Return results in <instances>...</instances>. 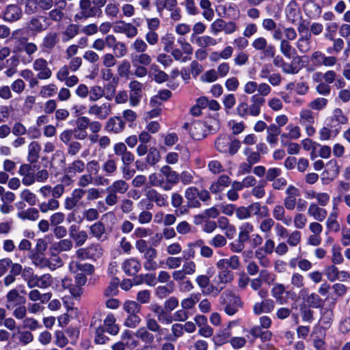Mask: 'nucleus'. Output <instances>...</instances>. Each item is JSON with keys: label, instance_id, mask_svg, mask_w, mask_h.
<instances>
[{"label": "nucleus", "instance_id": "1", "mask_svg": "<svg viewBox=\"0 0 350 350\" xmlns=\"http://www.w3.org/2000/svg\"><path fill=\"white\" fill-rule=\"evenodd\" d=\"M18 173L22 177V183L27 187L33 185L36 182L44 183L49 177V173L46 170L42 169L34 173L31 165L27 163L21 165Z\"/></svg>", "mask_w": 350, "mask_h": 350}, {"label": "nucleus", "instance_id": "2", "mask_svg": "<svg viewBox=\"0 0 350 350\" xmlns=\"http://www.w3.org/2000/svg\"><path fill=\"white\" fill-rule=\"evenodd\" d=\"M241 147V142L237 139H232L230 135H221L215 140V148L221 153L235 154Z\"/></svg>", "mask_w": 350, "mask_h": 350}, {"label": "nucleus", "instance_id": "3", "mask_svg": "<svg viewBox=\"0 0 350 350\" xmlns=\"http://www.w3.org/2000/svg\"><path fill=\"white\" fill-rule=\"evenodd\" d=\"M318 120V113L313 112L308 108H302L299 113V123L304 127L308 137L313 136L316 133L314 124Z\"/></svg>", "mask_w": 350, "mask_h": 350}, {"label": "nucleus", "instance_id": "4", "mask_svg": "<svg viewBox=\"0 0 350 350\" xmlns=\"http://www.w3.org/2000/svg\"><path fill=\"white\" fill-rule=\"evenodd\" d=\"M187 206L189 208H199L201 206L200 200L206 202L210 200L211 196L207 190H199L196 187H189L185 191Z\"/></svg>", "mask_w": 350, "mask_h": 350}, {"label": "nucleus", "instance_id": "5", "mask_svg": "<svg viewBox=\"0 0 350 350\" xmlns=\"http://www.w3.org/2000/svg\"><path fill=\"white\" fill-rule=\"evenodd\" d=\"M219 300L225 312L230 316L234 315L238 311L239 308L241 307L239 297L230 290L222 293Z\"/></svg>", "mask_w": 350, "mask_h": 350}, {"label": "nucleus", "instance_id": "6", "mask_svg": "<svg viewBox=\"0 0 350 350\" xmlns=\"http://www.w3.org/2000/svg\"><path fill=\"white\" fill-rule=\"evenodd\" d=\"M108 91L105 94V89L99 85H93L90 89L89 100L91 102H96L103 97H105L107 100H111L116 92V87L113 85L109 84L105 87Z\"/></svg>", "mask_w": 350, "mask_h": 350}, {"label": "nucleus", "instance_id": "7", "mask_svg": "<svg viewBox=\"0 0 350 350\" xmlns=\"http://www.w3.org/2000/svg\"><path fill=\"white\" fill-rule=\"evenodd\" d=\"M143 83L137 80H133L129 83V103L132 107L137 106L143 97Z\"/></svg>", "mask_w": 350, "mask_h": 350}, {"label": "nucleus", "instance_id": "8", "mask_svg": "<svg viewBox=\"0 0 350 350\" xmlns=\"http://www.w3.org/2000/svg\"><path fill=\"white\" fill-rule=\"evenodd\" d=\"M112 107L109 103H94L89 106L88 113L99 120H105L111 113Z\"/></svg>", "mask_w": 350, "mask_h": 350}, {"label": "nucleus", "instance_id": "9", "mask_svg": "<svg viewBox=\"0 0 350 350\" xmlns=\"http://www.w3.org/2000/svg\"><path fill=\"white\" fill-rule=\"evenodd\" d=\"M33 69L37 72V77L40 80H46L51 77L52 71L48 62L43 57L36 59L33 62Z\"/></svg>", "mask_w": 350, "mask_h": 350}, {"label": "nucleus", "instance_id": "10", "mask_svg": "<svg viewBox=\"0 0 350 350\" xmlns=\"http://www.w3.org/2000/svg\"><path fill=\"white\" fill-rule=\"evenodd\" d=\"M91 0H80L79 12L75 15V20H85L97 15Z\"/></svg>", "mask_w": 350, "mask_h": 350}, {"label": "nucleus", "instance_id": "11", "mask_svg": "<svg viewBox=\"0 0 350 350\" xmlns=\"http://www.w3.org/2000/svg\"><path fill=\"white\" fill-rule=\"evenodd\" d=\"M5 307L8 310H12L17 306L26 303L25 297L21 295L19 291L16 288L10 290L5 295Z\"/></svg>", "mask_w": 350, "mask_h": 350}, {"label": "nucleus", "instance_id": "12", "mask_svg": "<svg viewBox=\"0 0 350 350\" xmlns=\"http://www.w3.org/2000/svg\"><path fill=\"white\" fill-rule=\"evenodd\" d=\"M160 172L164 178V184L166 186L165 191H170L178 183L179 174L169 165L163 166L160 169Z\"/></svg>", "mask_w": 350, "mask_h": 350}, {"label": "nucleus", "instance_id": "13", "mask_svg": "<svg viewBox=\"0 0 350 350\" xmlns=\"http://www.w3.org/2000/svg\"><path fill=\"white\" fill-rule=\"evenodd\" d=\"M90 328L94 329V342L97 345H105L109 338L105 334V329L101 324L100 320L92 318L90 323Z\"/></svg>", "mask_w": 350, "mask_h": 350}, {"label": "nucleus", "instance_id": "14", "mask_svg": "<svg viewBox=\"0 0 350 350\" xmlns=\"http://www.w3.org/2000/svg\"><path fill=\"white\" fill-rule=\"evenodd\" d=\"M252 46L258 51H262L265 57H273L275 48L273 45L269 44L264 37H258L252 42Z\"/></svg>", "mask_w": 350, "mask_h": 350}, {"label": "nucleus", "instance_id": "15", "mask_svg": "<svg viewBox=\"0 0 350 350\" xmlns=\"http://www.w3.org/2000/svg\"><path fill=\"white\" fill-rule=\"evenodd\" d=\"M158 321H157L151 314H148L145 317V328L152 332L157 333V340L158 342H160L162 340V336H163L165 333L168 332V329L162 327Z\"/></svg>", "mask_w": 350, "mask_h": 350}, {"label": "nucleus", "instance_id": "16", "mask_svg": "<svg viewBox=\"0 0 350 350\" xmlns=\"http://www.w3.org/2000/svg\"><path fill=\"white\" fill-rule=\"evenodd\" d=\"M69 237L72 239L76 247H81L88 239V234L83 230H80L76 225H72L68 229Z\"/></svg>", "mask_w": 350, "mask_h": 350}, {"label": "nucleus", "instance_id": "17", "mask_svg": "<svg viewBox=\"0 0 350 350\" xmlns=\"http://www.w3.org/2000/svg\"><path fill=\"white\" fill-rule=\"evenodd\" d=\"M286 194L284 206L287 210L292 211L295 208L297 198L300 196L299 190L293 185H289L286 189Z\"/></svg>", "mask_w": 350, "mask_h": 350}, {"label": "nucleus", "instance_id": "18", "mask_svg": "<svg viewBox=\"0 0 350 350\" xmlns=\"http://www.w3.org/2000/svg\"><path fill=\"white\" fill-rule=\"evenodd\" d=\"M23 16L21 8L15 4L8 5L3 12V18L8 22L18 21Z\"/></svg>", "mask_w": 350, "mask_h": 350}, {"label": "nucleus", "instance_id": "19", "mask_svg": "<svg viewBox=\"0 0 350 350\" xmlns=\"http://www.w3.org/2000/svg\"><path fill=\"white\" fill-rule=\"evenodd\" d=\"M141 267V262L135 258H128L124 260L122 264L124 272L130 276L135 275L139 271Z\"/></svg>", "mask_w": 350, "mask_h": 350}, {"label": "nucleus", "instance_id": "20", "mask_svg": "<svg viewBox=\"0 0 350 350\" xmlns=\"http://www.w3.org/2000/svg\"><path fill=\"white\" fill-rule=\"evenodd\" d=\"M146 196L149 201L154 202L159 207H165L168 205L167 195L161 193L156 189H149Z\"/></svg>", "mask_w": 350, "mask_h": 350}, {"label": "nucleus", "instance_id": "21", "mask_svg": "<svg viewBox=\"0 0 350 350\" xmlns=\"http://www.w3.org/2000/svg\"><path fill=\"white\" fill-rule=\"evenodd\" d=\"M251 104L248 105L249 116L256 117L261 111V107L265 103V98L258 95H252L250 98Z\"/></svg>", "mask_w": 350, "mask_h": 350}, {"label": "nucleus", "instance_id": "22", "mask_svg": "<svg viewBox=\"0 0 350 350\" xmlns=\"http://www.w3.org/2000/svg\"><path fill=\"white\" fill-rule=\"evenodd\" d=\"M16 51L18 52H25L29 57H30L31 60H32V55L36 53L38 48V46L31 42H28L27 38H22L19 40V44L16 47Z\"/></svg>", "mask_w": 350, "mask_h": 350}, {"label": "nucleus", "instance_id": "23", "mask_svg": "<svg viewBox=\"0 0 350 350\" xmlns=\"http://www.w3.org/2000/svg\"><path fill=\"white\" fill-rule=\"evenodd\" d=\"M231 184L230 178L226 174L221 175L218 178L213 182L210 186V191L213 193H218L224 190L225 188L229 187Z\"/></svg>", "mask_w": 350, "mask_h": 350}, {"label": "nucleus", "instance_id": "24", "mask_svg": "<svg viewBox=\"0 0 350 350\" xmlns=\"http://www.w3.org/2000/svg\"><path fill=\"white\" fill-rule=\"evenodd\" d=\"M285 206L282 204H276L272 209V216L273 219L281 221L286 226H290L292 222L291 217L286 216Z\"/></svg>", "mask_w": 350, "mask_h": 350}, {"label": "nucleus", "instance_id": "25", "mask_svg": "<svg viewBox=\"0 0 350 350\" xmlns=\"http://www.w3.org/2000/svg\"><path fill=\"white\" fill-rule=\"evenodd\" d=\"M275 308V304L272 299H265L260 302H256L253 306V311L256 315L262 313H270Z\"/></svg>", "mask_w": 350, "mask_h": 350}, {"label": "nucleus", "instance_id": "26", "mask_svg": "<svg viewBox=\"0 0 350 350\" xmlns=\"http://www.w3.org/2000/svg\"><path fill=\"white\" fill-rule=\"evenodd\" d=\"M43 17L40 16H33L27 23L28 31L33 33H38L47 29V25L43 23Z\"/></svg>", "mask_w": 350, "mask_h": 350}, {"label": "nucleus", "instance_id": "27", "mask_svg": "<svg viewBox=\"0 0 350 350\" xmlns=\"http://www.w3.org/2000/svg\"><path fill=\"white\" fill-rule=\"evenodd\" d=\"M125 124L120 116H113L110 118L105 126L106 130L114 133H120L123 131Z\"/></svg>", "mask_w": 350, "mask_h": 350}, {"label": "nucleus", "instance_id": "28", "mask_svg": "<svg viewBox=\"0 0 350 350\" xmlns=\"http://www.w3.org/2000/svg\"><path fill=\"white\" fill-rule=\"evenodd\" d=\"M157 256V251L156 249H150L149 252L144 254V267L147 271H154L158 268L157 262L155 258Z\"/></svg>", "mask_w": 350, "mask_h": 350}, {"label": "nucleus", "instance_id": "29", "mask_svg": "<svg viewBox=\"0 0 350 350\" xmlns=\"http://www.w3.org/2000/svg\"><path fill=\"white\" fill-rule=\"evenodd\" d=\"M349 119L344 113L343 111L340 108L334 109L332 114L329 119V126L331 127H336L341 124H346L348 123Z\"/></svg>", "mask_w": 350, "mask_h": 350}, {"label": "nucleus", "instance_id": "30", "mask_svg": "<svg viewBox=\"0 0 350 350\" xmlns=\"http://www.w3.org/2000/svg\"><path fill=\"white\" fill-rule=\"evenodd\" d=\"M189 131L191 137L196 140H200L206 135V126L200 121L193 122L190 126Z\"/></svg>", "mask_w": 350, "mask_h": 350}, {"label": "nucleus", "instance_id": "31", "mask_svg": "<svg viewBox=\"0 0 350 350\" xmlns=\"http://www.w3.org/2000/svg\"><path fill=\"white\" fill-rule=\"evenodd\" d=\"M295 46L301 54L308 53L312 46L311 44V34L307 33V35H299L297 39Z\"/></svg>", "mask_w": 350, "mask_h": 350}, {"label": "nucleus", "instance_id": "32", "mask_svg": "<svg viewBox=\"0 0 350 350\" xmlns=\"http://www.w3.org/2000/svg\"><path fill=\"white\" fill-rule=\"evenodd\" d=\"M308 214L316 221H323L327 215V211L316 203H311L308 209Z\"/></svg>", "mask_w": 350, "mask_h": 350}, {"label": "nucleus", "instance_id": "33", "mask_svg": "<svg viewBox=\"0 0 350 350\" xmlns=\"http://www.w3.org/2000/svg\"><path fill=\"white\" fill-rule=\"evenodd\" d=\"M234 280V273L232 271L223 269L218 272L217 275L215 278V283L219 286H224V288L226 285L230 283Z\"/></svg>", "mask_w": 350, "mask_h": 350}, {"label": "nucleus", "instance_id": "34", "mask_svg": "<svg viewBox=\"0 0 350 350\" xmlns=\"http://www.w3.org/2000/svg\"><path fill=\"white\" fill-rule=\"evenodd\" d=\"M103 325L106 329V332L112 336L117 335L120 331V327L116 324V319L113 314L107 315L104 319Z\"/></svg>", "mask_w": 350, "mask_h": 350}, {"label": "nucleus", "instance_id": "35", "mask_svg": "<svg viewBox=\"0 0 350 350\" xmlns=\"http://www.w3.org/2000/svg\"><path fill=\"white\" fill-rule=\"evenodd\" d=\"M59 34L57 32L49 31L42 39V46L47 50H52L59 42Z\"/></svg>", "mask_w": 350, "mask_h": 350}, {"label": "nucleus", "instance_id": "36", "mask_svg": "<svg viewBox=\"0 0 350 350\" xmlns=\"http://www.w3.org/2000/svg\"><path fill=\"white\" fill-rule=\"evenodd\" d=\"M171 334H167V332L165 333L163 340L167 341L176 342L178 338L182 337L184 334L183 324L177 323L172 324L171 326Z\"/></svg>", "mask_w": 350, "mask_h": 350}, {"label": "nucleus", "instance_id": "37", "mask_svg": "<svg viewBox=\"0 0 350 350\" xmlns=\"http://www.w3.org/2000/svg\"><path fill=\"white\" fill-rule=\"evenodd\" d=\"M73 247V242L70 239H61L59 241L55 243L51 247L50 250L52 252L61 253L69 252Z\"/></svg>", "mask_w": 350, "mask_h": 350}, {"label": "nucleus", "instance_id": "38", "mask_svg": "<svg viewBox=\"0 0 350 350\" xmlns=\"http://www.w3.org/2000/svg\"><path fill=\"white\" fill-rule=\"evenodd\" d=\"M331 126L327 125L322 126L319 130V139L320 141H329L334 139L338 134L339 130L333 129Z\"/></svg>", "mask_w": 350, "mask_h": 350}, {"label": "nucleus", "instance_id": "39", "mask_svg": "<svg viewBox=\"0 0 350 350\" xmlns=\"http://www.w3.org/2000/svg\"><path fill=\"white\" fill-rule=\"evenodd\" d=\"M129 184L124 180H117L108 186L106 191H111L115 194H124L129 190Z\"/></svg>", "mask_w": 350, "mask_h": 350}, {"label": "nucleus", "instance_id": "40", "mask_svg": "<svg viewBox=\"0 0 350 350\" xmlns=\"http://www.w3.org/2000/svg\"><path fill=\"white\" fill-rule=\"evenodd\" d=\"M102 170L106 176H113L118 170V159L109 156L103 163Z\"/></svg>", "mask_w": 350, "mask_h": 350}, {"label": "nucleus", "instance_id": "41", "mask_svg": "<svg viewBox=\"0 0 350 350\" xmlns=\"http://www.w3.org/2000/svg\"><path fill=\"white\" fill-rule=\"evenodd\" d=\"M40 150L41 146L38 142L33 141L29 144L27 161L31 164L35 163L38 161Z\"/></svg>", "mask_w": 350, "mask_h": 350}, {"label": "nucleus", "instance_id": "42", "mask_svg": "<svg viewBox=\"0 0 350 350\" xmlns=\"http://www.w3.org/2000/svg\"><path fill=\"white\" fill-rule=\"evenodd\" d=\"M131 62L133 66H136V64H138L148 66L151 64L152 58L145 52L131 53Z\"/></svg>", "mask_w": 350, "mask_h": 350}, {"label": "nucleus", "instance_id": "43", "mask_svg": "<svg viewBox=\"0 0 350 350\" xmlns=\"http://www.w3.org/2000/svg\"><path fill=\"white\" fill-rule=\"evenodd\" d=\"M217 226H218L221 230H224L225 235L231 239L232 235L235 232V228L234 226L230 224L228 219L226 217H220L217 221Z\"/></svg>", "mask_w": 350, "mask_h": 350}, {"label": "nucleus", "instance_id": "44", "mask_svg": "<svg viewBox=\"0 0 350 350\" xmlns=\"http://www.w3.org/2000/svg\"><path fill=\"white\" fill-rule=\"evenodd\" d=\"M55 5L56 8L51 9L48 12V18L53 22L59 23L62 21L64 17V10L66 6L62 5L60 3H58L57 1H55Z\"/></svg>", "mask_w": 350, "mask_h": 350}, {"label": "nucleus", "instance_id": "45", "mask_svg": "<svg viewBox=\"0 0 350 350\" xmlns=\"http://www.w3.org/2000/svg\"><path fill=\"white\" fill-rule=\"evenodd\" d=\"M254 230L253 224L250 222H245L239 227L238 240L241 242H247L250 240V234Z\"/></svg>", "mask_w": 350, "mask_h": 350}, {"label": "nucleus", "instance_id": "46", "mask_svg": "<svg viewBox=\"0 0 350 350\" xmlns=\"http://www.w3.org/2000/svg\"><path fill=\"white\" fill-rule=\"evenodd\" d=\"M328 100L324 97H317L308 104V108L313 112L323 111L328 105Z\"/></svg>", "mask_w": 350, "mask_h": 350}, {"label": "nucleus", "instance_id": "47", "mask_svg": "<svg viewBox=\"0 0 350 350\" xmlns=\"http://www.w3.org/2000/svg\"><path fill=\"white\" fill-rule=\"evenodd\" d=\"M271 290V296L275 299L276 303L279 304H284L285 300L283 295L286 291L284 284L280 283H274Z\"/></svg>", "mask_w": 350, "mask_h": 350}, {"label": "nucleus", "instance_id": "48", "mask_svg": "<svg viewBox=\"0 0 350 350\" xmlns=\"http://www.w3.org/2000/svg\"><path fill=\"white\" fill-rule=\"evenodd\" d=\"M281 133V129L275 124H270L267 128V142L271 145H275L278 140V136Z\"/></svg>", "mask_w": 350, "mask_h": 350}, {"label": "nucleus", "instance_id": "49", "mask_svg": "<svg viewBox=\"0 0 350 350\" xmlns=\"http://www.w3.org/2000/svg\"><path fill=\"white\" fill-rule=\"evenodd\" d=\"M17 217L22 220L36 221L40 217L39 211L36 208H28L17 213Z\"/></svg>", "mask_w": 350, "mask_h": 350}, {"label": "nucleus", "instance_id": "50", "mask_svg": "<svg viewBox=\"0 0 350 350\" xmlns=\"http://www.w3.org/2000/svg\"><path fill=\"white\" fill-rule=\"evenodd\" d=\"M85 169V163L81 159L73 161L65 170V172L70 175L82 173Z\"/></svg>", "mask_w": 350, "mask_h": 350}, {"label": "nucleus", "instance_id": "51", "mask_svg": "<svg viewBox=\"0 0 350 350\" xmlns=\"http://www.w3.org/2000/svg\"><path fill=\"white\" fill-rule=\"evenodd\" d=\"M286 15L288 20L293 24L295 23L299 15L297 4L295 1H291L286 8Z\"/></svg>", "mask_w": 350, "mask_h": 350}, {"label": "nucleus", "instance_id": "52", "mask_svg": "<svg viewBox=\"0 0 350 350\" xmlns=\"http://www.w3.org/2000/svg\"><path fill=\"white\" fill-rule=\"evenodd\" d=\"M135 335L138 339L148 345L152 344L154 340V336L152 332L144 327L137 329Z\"/></svg>", "mask_w": 350, "mask_h": 350}, {"label": "nucleus", "instance_id": "53", "mask_svg": "<svg viewBox=\"0 0 350 350\" xmlns=\"http://www.w3.org/2000/svg\"><path fill=\"white\" fill-rule=\"evenodd\" d=\"M337 213L332 212L329 214V217L326 220V234H328L329 232H337L340 230V224L337 220Z\"/></svg>", "mask_w": 350, "mask_h": 350}, {"label": "nucleus", "instance_id": "54", "mask_svg": "<svg viewBox=\"0 0 350 350\" xmlns=\"http://www.w3.org/2000/svg\"><path fill=\"white\" fill-rule=\"evenodd\" d=\"M39 210L42 213L53 211L59 208V202L54 198H50L46 202H42L38 204Z\"/></svg>", "mask_w": 350, "mask_h": 350}, {"label": "nucleus", "instance_id": "55", "mask_svg": "<svg viewBox=\"0 0 350 350\" xmlns=\"http://www.w3.org/2000/svg\"><path fill=\"white\" fill-rule=\"evenodd\" d=\"M251 215L253 214L257 217H264L268 215V208L261 206L260 202H253L248 206Z\"/></svg>", "mask_w": 350, "mask_h": 350}, {"label": "nucleus", "instance_id": "56", "mask_svg": "<svg viewBox=\"0 0 350 350\" xmlns=\"http://www.w3.org/2000/svg\"><path fill=\"white\" fill-rule=\"evenodd\" d=\"M326 38L333 40V47H329L327 49V52L329 54L332 53H339L344 48L345 42L341 38L334 39L332 34H326Z\"/></svg>", "mask_w": 350, "mask_h": 350}, {"label": "nucleus", "instance_id": "57", "mask_svg": "<svg viewBox=\"0 0 350 350\" xmlns=\"http://www.w3.org/2000/svg\"><path fill=\"white\" fill-rule=\"evenodd\" d=\"M68 268L70 272L77 273L79 271H88L92 273L93 271V266L90 264H81L80 262L75 260H72L68 265Z\"/></svg>", "mask_w": 350, "mask_h": 350}, {"label": "nucleus", "instance_id": "58", "mask_svg": "<svg viewBox=\"0 0 350 350\" xmlns=\"http://www.w3.org/2000/svg\"><path fill=\"white\" fill-rule=\"evenodd\" d=\"M199 300L200 294L192 293L189 295V297L183 299L180 302V305L183 309L190 310L195 306V305L199 301Z\"/></svg>", "mask_w": 350, "mask_h": 350}, {"label": "nucleus", "instance_id": "59", "mask_svg": "<svg viewBox=\"0 0 350 350\" xmlns=\"http://www.w3.org/2000/svg\"><path fill=\"white\" fill-rule=\"evenodd\" d=\"M160 159L161 154L157 148L155 147L150 148L146 158V163L151 166H154L160 161Z\"/></svg>", "mask_w": 350, "mask_h": 350}, {"label": "nucleus", "instance_id": "60", "mask_svg": "<svg viewBox=\"0 0 350 350\" xmlns=\"http://www.w3.org/2000/svg\"><path fill=\"white\" fill-rule=\"evenodd\" d=\"M90 234L97 239H101L105 232V227L101 221H97L90 227Z\"/></svg>", "mask_w": 350, "mask_h": 350}, {"label": "nucleus", "instance_id": "61", "mask_svg": "<svg viewBox=\"0 0 350 350\" xmlns=\"http://www.w3.org/2000/svg\"><path fill=\"white\" fill-rule=\"evenodd\" d=\"M142 306L137 301L127 300L123 304V310L127 314L140 313Z\"/></svg>", "mask_w": 350, "mask_h": 350}, {"label": "nucleus", "instance_id": "62", "mask_svg": "<svg viewBox=\"0 0 350 350\" xmlns=\"http://www.w3.org/2000/svg\"><path fill=\"white\" fill-rule=\"evenodd\" d=\"M196 42L201 48L215 46L217 44L216 39L209 36H199L196 38Z\"/></svg>", "mask_w": 350, "mask_h": 350}, {"label": "nucleus", "instance_id": "63", "mask_svg": "<svg viewBox=\"0 0 350 350\" xmlns=\"http://www.w3.org/2000/svg\"><path fill=\"white\" fill-rule=\"evenodd\" d=\"M148 182L152 187H160L163 191L166 188L164 184V178L156 173H152L148 176Z\"/></svg>", "mask_w": 350, "mask_h": 350}, {"label": "nucleus", "instance_id": "64", "mask_svg": "<svg viewBox=\"0 0 350 350\" xmlns=\"http://www.w3.org/2000/svg\"><path fill=\"white\" fill-rule=\"evenodd\" d=\"M292 288L302 289L305 286L304 277L299 273H293L291 278Z\"/></svg>", "mask_w": 350, "mask_h": 350}]
</instances>
